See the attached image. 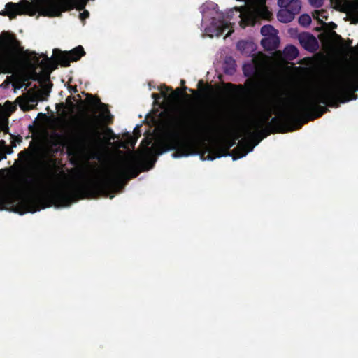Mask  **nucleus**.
<instances>
[{"label": "nucleus", "instance_id": "1", "mask_svg": "<svg viewBox=\"0 0 358 358\" xmlns=\"http://www.w3.org/2000/svg\"><path fill=\"white\" fill-rule=\"evenodd\" d=\"M357 84L358 90V67L352 68L342 80L328 87L317 90L313 96L306 99L285 98L283 92L278 96V101L282 109L278 117H273L268 123V126L259 131L261 136L253 144L247 140H241L238 146L233 150V159L245 157L252 151L264 138L270 134L285 133L301 128L308 120L320 117L329 110L319 103L330 107H338L339 103H345L350 100L346 90Z\"/></svg>", "mask_w": 358, "mask_h": 358}, {"label": "nucleus", "instance_id": "2", "mask_svg": "<svg viewBox=\"0 0 358 358\" xmlns=\"http://www.w3.org/2000/svg\"><path fill=\"white\" fill-rule=\"evenodd\" d=\"M23 182L40 194L23 195L16 190L0 193V210H8L20 215L33 213L52 205L68 207L80 199L110 194V173L84 182H69L60 186L52 184L45 186L43 180L31 176L24 178Z\"/></svg>", "mask_w": 358, "mask_h": 358}, {"label": "nucleus", "instance_id": "3", "mask_svg": "<svg viewBox=\"0 0 358 358\" xmlns=\"http://www.w3.org/2000/svg\"><path fill=\"white\" fill-rule=\"evenodd\" d=\"M223 117L219 113L205 116L199 121L185 123L178 117L167 120L162 129V138L156 145L157 155L173 150V158L196 154V138L227 131Z\"/></svg>", "mask_w": 358, "mask_h": 358}, {"label": "nucleus", "instance_id": "4", "mask_svg": "<svg viewBox=\"0 0 358 358\" xmlns=\"http://www.w3.org/2000/svg\"><path fill=\"white\" fill-rule=\"evenodd\" d=\"M103 144L102 133L94 123L84 122L80 124L78 129L67 141L66 144L60 141H55L52 145H66L67 153L73 155L78 152H92L98 150Z\"/></svg>", "mask_w": 358, "mask_h": 358}, {"label": "nucleus", "instance_id": "5", "mask_svg": "<svg viewBox=\"0 0 358 358\" xmlns=\"http://www.w3.org/2000/svg\"><path fill=\"white\" fill-rule=\"evenodd\" d=\"M24 52L16 35L3 31L0 34V73H12L22 64Z\"/></svg>", "mask_w": 358, "mask_h": 358}, {"label": "nucleus", "instance_id": "6", "mask_svg": "<svg viewBox=\"0 0 358 358\" xmlns=\"http://www.w3.org/2000/svg\"><path fill=\"white\" fill-rule=\"evenodd\" d=\"M253 10H246L240 14L241 20L239 22L240 27L245 29L248 26H254L259 19L271 20L273 14L269 11L266 6L265 0H257Z\"/></svg>", "mask_w": 358, "mask_h": 358}, {"label": "nucleus", "instance_id": "7", "mask_svg": "<svg viewBox=\"0 0 358 358\" xmlns=\"http://www.w3.org/2000/svg\"><path fill=\"white\" fill-rule=\"evenodd\" d=\"M24 51L22 61L24 57L27 56L30 60L34 62V69H36V66H40L48 77L52 71L57 68L58 64H59L54 55L52 57H48L45 54L41 53L38 57L36 52H29L28 50H24Z\"/></svg>", "mask_w": 358, "mask_h": 358}, {"label": "nucleus", "instance_id": "8", "mask_svg": "<svg viewBox=\"0 0 358 358\" xmlns=\"http://www.w3.org/2000/svg\"><path fill=\"white\" fill-rule=\"evenodd\" d=\"M85 55L84 48L78 45L70 51H62L59 49H54L55 57L62 66L67 67L71 62H77Z\"/></svg>", "mask_w": 358, "mask_h": 358}, {"label": "nucleus", "instance_id": "9", "mask_svg": "<svg viewBox=\"0 0 358 358\" xmlns=\"http://www.w3.org/2000/svg\"><path fill=\"white\" fill-rule=\"evenodd\" d=\"M200 10L203 16L206 15L209 11H213L218 15L219 20L218 24L216 25L215 34L217 36L223 34L231 25L230 22H228L224 20V14L222 12L219 11L218 5L213 1H208L203 3Z\"/></svg>", "mask_w": 358, "mask_h": 358}, {"label": "nucleus", "instance_id": "10", "mask_svg": "<svg viewBox=\"0 0 358 358\" xmlns=\"http://www.w3.org/2000/svg\"><path fill=\"white\" fill-rule=\"evenodd\" d=\"M272 112L271 110L268 109L261 113L258 119L255 120L252 122L251 127H247L245 128L246 133L250 134L253 137V140L255 142L261 136H258L259 131L268 126V123L271 117Z\"/></svg>", "mask_w": 358, "mask_h": 358}, {"label": "nucleus", "instance_id": "11", "mask_svg": "<svg viewBox=\"0 0 358 358\" xmlns=\"http://www.w3.org/2000/svg\"><path fill=\"white\" fill-rule=\"evenodd\" d=\"M22 5L27 8L32 7V4L27 0H21L19 3L8 2L6 5L5 10L0 11V15L8 16L10 20L15 19L17 15H24V11L20 8Z\"/></svg>", "mask_w": 358, "mask_h": 358}, {"label": "nucleus", "instance_id": "12", "mask_svg": "<svg viewBox=\"0 0 358 358\" xmlns=\"http://www.w3.org/2000/svg\"><path fill=\"white\" fill-rule=\"evenodd\" d=\"M302 47L310 52H315L319 48V43L316 38L311 34L305 33L299 37Z\"/></svg>", "mask_w": 358, "mask_h": 358}, {"label": "nucleus", "instance_id": "13", "mask_svg": "<svg viewBox=\"0 0 358 358\" xmlns=\"http://www.w3.org/2000/svg\"><path fill=\"white\" fill-rule=\"evenodd\" d=\"M236 145V141L232 138L227 140L226 145L223 148H217L213 151L208 153L207 159L208 160H213L215 158L221 157L222 156L229 155V150Z\"/></svg>", "mask_w": 358, "mask_h": 358}, {"label": "nucleus", "instance_id": "14", "mask_svg": "<svg viewBox=\"0 0 358 358\" xmlns=\"http://www.w3.org/2000/svg\"><path fill=\"white\" fill-rule=\"evenodd\" d=\"M87 101L94 106H99L100 108L104 109V113H106V115H103L106 122L108 124L112 123L113 116L110 114L109 110L106 108V105L103 103H101V100L96 97L93 96L92 94H87Z\"/></svg>", "mask_w": 358, "mask_h": 358}, {"label": "nucleus", "instance_id": "15", "mask_svg": "<svg viewBox=\"0 0 358 358\" xmlns=\"http://www.w3.org/2000/svg\"><path fill=\"white\" fill-rule=\"evenodd\" d=\"M279 44L280 39L277 35L270 36V37H266L261 41V45L267 51L275 50L278 48Z\"/></svg>", "mask_w": 358, "mask_h": 358}, {"label": "nucleus", "instance_id": "16", "mask_svg": "<svg viewBox=\"0 0 358 358\" xmlns=\"http://www.w3.org/2000/svg\"><path fill=\"white\" fill-rule=\"evenodd\" d=\"M162 94L164 96H166L167 93L171 92L170 97L173 99H178L182 95H185L187 98H189V95L182 92V90L177 87L175 90H173L172 87H168L165 85L161 87Z\"/></svg>", "mask_w": 358, "mask_h": 358}, {"label": "nucleus", "instance_id": "17", "mask_svg": "<svg viewBox=\"0 0 358 358\" xmlns=\"http://www.w3.org/2000/svg\"><path fill=\"white\" fill-rule=\"evenodd\" d=\"M224 88L229 92L236 96H241L245 92V89L241 85H235L231 83H227L224 85Z\"/></svg>", "mask_w": 358, "mask_h": 358}, {"label": "nucleus", "instance_id": "18", "mask_svg": "<svg viewBox=\"0 0 358 358\" xmlns=\"http://www.w3.org/2000/svg\"><path fill=\"white\" fill-rule=\"evenodd\" d=\"M295 16L287 8L281 9L277 13L278 20L283 23H288L294 19Z\"/></svg>", "mask_w": 358, "mask_h": 358}, {"label": "nucleus", "instance_id": "19", "mask_svg": "<svg viewBox=\"0 0 358 358\" xmlns=\"http://www.w3.org/2000/svg\"><path fill=\"white\" fill-rule=\"evenodd\" d=\"M299 54V52L297 48L292 45H287L283 50L285 58L289 60H293L296 59Z\"/></svg>", "mask_w": 358, "mask_h": 358}, {"label": "nucleus", "instance_id": "20", "mask_svg": "<svg viewBox=\"0 0 358 358\" xmlns=\"http://www.w3.org/2000/svg\"><path fill=\"white\" fill-rule=\"evenodd\" d=\"M236 62L231 57H229L225 59L224 70L226 73L230 75L233 74L236 71Z\"/></svg>", "mask_w": 358, "mask_h": 358}, {"label": "nucleus", "instance_id": "21", "mask_svg": "<svg viewBox=\"0 0 358 358\" xmlns=\"http://www.w3.org/2000/svg\"><path fill=\"white\" fill-rule=\"evenodd\" d=\"M198 88H199L198 90H194L192 89H189V91L191 92L195 96H200V94L201 92H206L207 91H208L211 88V86L208 84H206L204 86L203 80H200L198 82Z\"/></svg>", "mask_w": 358, "mask_h": 358}, {"label": "nucleus", "instance_id": "22", "mask_svg": "<svg viewBox=\"0 0 358 358\" xmlns=\"http://www.w3.org/2000/svg\"><path fill=\"white\" fill-rule=\"evenodd\" d=\"M301 8V3L300 0H293V1L287 8L294 16L299 13Z\"/></svg>", "mask_w": 358, "mask_h": 358}, {"label": "nucleus", "instance_id": "23", "mask_svg": "<svg viewBox=\"0 0 358 358\" xmlns=\"http://www.w3.org/2000/svg\"><path fill=\"white\" fill-rule=\"evenodd\" d=\"M276 29L270 24L264 25L261 28V34L264 36L270 37V36H276Z\"/></svg>", "mask_w": 358, "mask_h": 358}, {"label": "nucleus", "instance_id": "24", "mask_svg": "<svg viewBox=\"0 0 358 358\" xmlns=\"http://www.w3.org/2000/svg\"><path fill=\"white\" fill-rule=\"evenodd\" d=\"M311 21V18L308 14H303L299 18V23L305 27L309 26Z\"/></svg>", "mask_w": 358, "mask_h": 358}, {"label": "nucleus", "instance_id": "25", "mask_svg": "<svg viewBox=\"0 0 358 358\" xmlns=\"http://www.w3.org/2000/svg\"><path fill=\"white\" fill-rule=\"evenodd\" d=\"M243 73L245 76L249 77L254 73V69L250 64L244 65L243 68Z\"/></svg>", "mask_w": 358, "mask_h": 358}, {"label": "nucleus", "instance_id": "26", "mask_svg": "<svg viewBox=\"0 0 358 358\" xmlns=\"http://www.w3.org/2000/svg\"><path fill=\"white\" fill-rule=\"evenodd\" d=\"M157 161L156 158H148L145 160L146 162V167L143 169V171H148L153 168L155 162Z\"/></svg>", "mask_w": 358, "mask_h": 358}, {"label": "nucleus", "instance_id": "27", "mask_svg": "<svg viewBox=\"0 0 358 358\" xmlns=\"http://www.w3.org/2000/svg\"><path fill=\"white\" fill-rule=\"evenodd\" d=\"M324 0H308V3L312 7L321 8L324 4Z\"/></svg>", "mask_w": 358, "mask_h": 358}, {"label": "nucleus", "instance_id": "28", "mask_svg": "<svg viewBox=\"0 0 358 358\" xmlns=\"http://www.w3.org/2000/svg\"><path fill=\"white\" fill-rule=\"evenodd\" d=\"M16 78L13 75L8 76L6 79L3 81V83L1 84V86H3L5 88H7L12 82H14Z\"/></svg>", "mask_w": 358, "mask_h": 358}, {"label": "nucleus", "instance_id": "29", "mask_svg": "<svg viewBox=\"0 0 358 358\" xmlns=\"http://www.w3.org/2000/svg\"><path fill=\"white\" fill-rule=\"evenodd\" d=\"M293 0H278V5L280 8H287Z\"/></svg>", "mask_w": 358, "mask_h": 358}, {"label": "nucleus", "instance_id": "30", "mask_svg": "<svg viewBox=\"0 0 358 358\" xmlns=\"http://www.w3.org/2000/svg\"><path fill=\"white\" fill-rule=\"evenodd\" d=\"M230 134L232 139L235 141L238 140L242 136V134L237 130H230Z\"/></svg>", "mask_w": 358, "mask_h": 358}, {"label": "nucleus", "instance_id": "31", "mask_svg": "<svg viewBox=\"0 0 358 358\" xmlns=\"http://www.w3.org/2000/svg\"><path fill=\"white\" fill-rule=\"evenodd\" d=\"M126 135L127 136V143L134 148L136 143L137 138L128 133Z\"/></svg>", "mask_w": 358, "mask_h": 358}, {"label": "nucleus", "instance_id": "32", "mask_svg": "<svg viewBox=\"0 0 358 358\" xmlns=\"http://www.w3.org/2000/svg\"><path fill=\"white\" fill-rule=\"evenodd\" d=\"M81 10H83V13H80V18L81 20H84L86 18H88L90 17V13L88 10H85V8L82 9Z\"/></svg>", "mask_w": 358, "mask_h": 358}, {"label": "nucleus", "instance_id": "33", "mask_svg": "<svg viewBox=\"0 0 358 358\" xmlns=\"http://www.w3.org/2000/svg\"><path fill=\"white\" fill-rule=\"evenodd\" d=\"M141 135L140 129L138 126H136L134 129V136L136 138H138Z\"/></svg>", "mask_w": 358, "mask_h": 358}, {"label": "nucleus", "instance_id": "34", "mask_svg": "<svg viewBox=\"0 0 358 358\" xmlns=\"http://www.w3.org/2000/svg\"><path fill=\"white\" fill-rule=\"evenodd\" d=\"M19 157H27L29 155V151L27 150H24L23 151L20 152Z\"/></svg>", "mask_w": 358, "mask_h": 358}, {"label": "nucleus", "instance_id": "35", "mask_svg": "<svg viewBox=\"0 0 358 358\" xmlns=\"http://www.w3.org/2000/svg\"><path fill=\"white\" fill-rule=\"evenodd\" d=\"M145 141L147 143V152H149V153H152V148H149L148 145L150 144V141H147L146 139H143L142 141V143Z\"/></svg>", "mask_w": 358, "mask_h": 358}, {"label": "nucleus", "instance_id": "36", "mask_svg": "<svg viewBox=\"0 0 358 358\" xmlns=\"http://www.w3.org/2000/svg\"><path fill=\"white\" fill-rule=\"evenodd\" d=\"M106 131L108 134H113V131L110 127H106Z\"/></svg>", "mask_w": 358, "mask_h": 358}, {"label": "nucleus", "instance_id": "37", "mask_svg": "<svg viewBox=\"0 0 358 358\" xmlns=\"http://www.w3.org/2000/svg\"><path fill=\"white\" fill-rule=\"evenodd\" d=\"M244 43H245L244 41L238 42V44H237L238 48L240 49L242 47V45H243Z\"/></svg>", "mask_w": 358, "mask_h": 358}, {"label": "nucleus", "instance_id": "38", "mask_svg": "<svg viewBox=\"0 0 358 358\" xmlns=\"http://www.w3.org/2000/svg\"><path fill=\"white\" fill-rule=\"evenodd\" d=\"M233 32H234V29H230V30L228 31V33L226 34V36H229L231 34V33H233Z\"/></svg>", "mask_w": 358, "mask_h": 358}, {"label": "nucleus", "instance_id": "39", "mask_svg": "<svg viewBox=\"0 0 358 358\" xmlns=\"http://www.w3.org/2000/svg\"><path fill=\"white\" fill-rule=\"evenodd\" d=\"M331 3L335 2L336 4H338V3H340V0H331Z\"/></svg>", "mask_w": 358, "mask_h": 358}, {"label": "nucleus", "instance_id": "40", "mask_svg": "<svg viewBox=\"0 0 358 358\" xmlns=\"http://www.w3.org/2000/svg\"><path fill=\"white\" fill-rule=\"evenodd\" d=\"M333 34H334L336 36H337L338 38H341V36H339V35H338L336 32H333Z\"/></svg>", "mask_w": 358, "mask_h": 358}, {"label": "nucleus", "instance_id": "41", "mask_svg": "<svg viewBox=\"0 0 358 358\" xmlns=\"http://www.w3.org/2000/svg\"><path fill=\"white\" fill-rule=\"evenodd\" d=\"M158 96V94H152V97L156 99L157 97Z\"/></svg>", "mask_w": 358, "mask_h": 358}, {"label": "nucleus", "instance_id": "42", "mask_svg": "<svg viewBox=\"0 0 358 358\" xmlns=\"http://www.w3.org/2000/svg\"><path fill=\"white\" fill-rule=\"evenodd\" d=\"M185 81L184 80H180V84H181L182 85H185Z\"/></svg>", "mask_w": 358, "mask_h": 358}, {"label": "nucleus", "instance_id": "43", "mask_svg": "<svg viewBox=\"0 0 358 358\" xmlns=\"http://www.w3.org/2000/svg\"><path fill=\"white\" fill-rule=\"evenodd\" d=\"M317 13H325L324 10H322L321 11H317Z\"/></svg>", "mask_w": 358, "mask_h": 358}, {"label": "nucleus", "instance_id": "44", "mask_svg": "<svg viewBox=\"0 0 358 358\" xmlns=\"http://www.w3.org/2000/svg\"><path fill=\"white\" fill-rule=\"evenodd\" d=\"M72 90H73L74 92H76V87H74L73 88H72Z\"/></svg>", "mask_w": 358, "mask_h": 358}, {"label": "nucleus", "instance_id": "45", "mask_svg": "<svg viewBox=\"0 0 358 358\" xmlns=\"http://www.w3.org/2000/svg\"><path fill=\"white\" fill-rule=\"evenodd\" d=\"M72 90H73L74 92H76V87H74L73 88H72Z\"/></svg>", "mask_w": 358, "mask_h": 358}, {"label": "nucleus", "instance_id": "46", "mask_svg": "<svg viewBox=\"0 0 358 358\" xmlns=\"http://www.w3.org/2000/svg\"><path fill=\"white\" fill-rule=\"evenodd\" d=\"M56 136H57V138H61V137H62V136H61V135H59V134H56Z\"/></svg>", "mask_w": 358, "mask_h": 358}, {"label": "nucleus", "instance_id": "47", "mask_svg": "<svg viewBox=\"0 0 358 358\" xmlns=\"http://www.w3.org/2000/svg\"><path fill=\"white\" fill-rule=\"evenodd\" d=\"M182 90H187V87L186 86H184Z\"/></svg>", "mask_w": 358, "mask_h": 358}, {"label": "nucleus", "instance_id": "48", "mask_svg": "<svg viewBox=\"0 0 358 358\" xmlns=\"http://www.w3.org/2000/svg\"><path fill=\"white\" fill-rule=\"evenodd\" d=\"M241 8H236V10H240Z\"/></svg>", "mask_w": 358, "mask_h": 358}, {"label": "nucleus", "instance_id": "49", "mask_svg": "<svg viewBox=\"0 0 358 358\" xmlns=\"http://www.w3.org/2000/svg\"><path fill=\"white\" fill-rule=\"evenodd\" d=\"M113 197H114V196H113V195H112V196H110V199H113Z\"/></svg>", "mask_w": 358, "mask_h": 358}]
</instances>
